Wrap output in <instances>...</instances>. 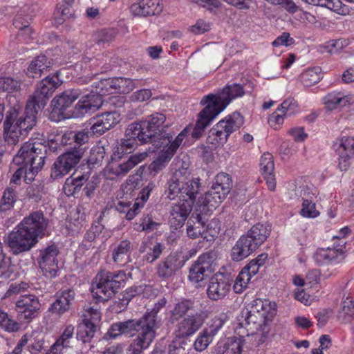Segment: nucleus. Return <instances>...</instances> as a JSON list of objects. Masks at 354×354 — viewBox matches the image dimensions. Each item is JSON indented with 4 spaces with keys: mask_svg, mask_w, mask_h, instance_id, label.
I'll return each instance as SVG.
<instances>
[{
    "mask_svg": "<svg viewBox=\"0 0 354 354\" xmlns=\"http://www.w3.org/2000/svg\"><path fill=\"white\" fill-rule=\"evenodd\" d=\"M62 84L59 73L48 75L37 84L34 93L27 101L24 114L19 116L15 108H10L3 122L5 140L10 145H16L21 136L26 135L36 124L37 115L44 108L48 100Z\"/></svg>",
    "mask_w": 354,
    "mask_h": 354,
    "instance_id": "obj_1",
    "label": "nucleus"
},
{
    "mask_svg": "<svg viewBox=\"0 0 354 354\" xmlns=\"http://www.w3.org/2000/svg\"><path fill=\"white\" fill-rule=\"evenodd\" d=\"M276 304L268 299H256L246 309L243 310L236 326L241 337H230L224 343H219L216 354H241L245 335H261L259 341L263 342L269 333L268 323L276 314Z\"/></svg>",
    "mask_w": 354,
    "mask_h": 354,
    "instance_id": "obj_2",
    "label": "nucleus"
},
{
    "mask_svg": "<svg viewBox=\"0 0 354 354\" xmlns=\"http://www.w3.org/2000/svg\"><path fill=\"white\" fill-rule=\"evenodd\" d=\"M48 220L38 210L25 216L14 230L4 236L3 241L9 252L15 256L30 251L44 236Z\"/></svg>",
    "mask_w": 354,
    "mask_h": 354,
    "instance_id": "obj_3",
    "label": "nucleus"
},
{
    "mask_svg": "<svg viewBox=\"0 0 354 354\" xmlns=\"http://www.w3.org/2000/svg\"><path fill=\"white\" fill-rule=\"evenodd\" d=\"M45 158L46 146L41 141L30 138L25 142L13 158V163L19 167L10 180V187L21 185L23 178L26 184L31 183L36 174L43 168Z\"/></svg>",
    "mask_w": 354,
    "mask_h": 354,
    "instance_id": "obj_4",
    "label": "nucleus"
},
{
    "mask_svg": "<svg viewBox=\"0 0 354 354\" xmlns=\"http://www.w3.org/2000/svg\"><path fill=\"white\" fill-rule=\"evenodd\" d=\"M271 226L268 223L254 225L245 234L242 235L232 249L231 257L240 261L248 257L262 245L271 232Z\"/></svg>",
    "mask_w": 354,
    "mask_h": 354,
    "instance_id": "obj_5",
    "label": "nucleus"
},
{
    "mask_svg": "<svg viewBox=\"0 0 354 354\" xmlns=\"http://www.w3.org/2000/svg\"><path fill=\"white\" fill-rule=\"evenodd\" d=\"M166 120L164 114L155 113L148 116L145 120L135 122L127 127V132L133 136H137L140 143L150 142L153 144L155 140H159L165 136H173L160 131V127Z\"/></svg>",
    "mask_w": 354,
    "mask_h": 354,
    "instance_id": "obj_6",
    "label": "nucleus"
},
{
    "mask_svg": "<svg viewBox=\"0 0 354 354\" xmlns=\"http://www.w3.org/2000/svg\"><path fill=\"white\" fill-rule=\"evenodd\" d=\"M127 275L124 271H100L92 284L91 292L98 301H107L125 283Z\"/></svg>",
    "mask_w": 354,
    "mask_h": 354,
    "instance_id": "obj_7",
    "label": "nucleus"
},
{
    "mask_svg": "<svg viewBox=\"0 0 354 354\" xmlns=\"http://www.w3.org/2000/svg\"><path fill=\"white\" fill-rule=\"evenodd\" d=\"M244 122L243 117L237 112L226 117L216 124L209 131L207 142L212 147H217L225 144L228 137L238 130Z\"/></svg>",
    "mask_w": 354,
    "mask_h": 354,
    "instance_id": "obj_8",
    "label": "nucleus"
},
{
    "mask_svg": "<svg viewBox=\"0 0 354 354\" xmlns=\"http://www.w3.org/2000/svg\"><path fill=\"white\" fill-rule=\"evenodd\" d=\"M153 152L159 151L157 158L149 165L151 175L156 176L168 164L175 152L177 151V137L165 136L159 140H155Z\"/></svg>",
    "mask_w": 354,
    "mask_h": 354,
    "instance_id": "obj_9",
    "label": "nucleus"
},
{
    "mask_svg": "<svg viewBox=\"0 0 354 354\" xmlns=\"http://www.w3.org/2000/svg\"><path fill=\"white\" fill-rule=\"evenodd\" d=\"M199 178H189L183 180L178 178V214L185 221L192 209L196 195L198 192L200 186Z\"/></svg>",
    "mask_w": 354,
    "mask_h": 354,
    "instance_id": "obj_10",
    "label": "nucleus"
},
{
    "mask_svg": "<svg viewBox=\"0 0 354 354\" xmlns=\"http://www.w3.org/2000/svg\"><path fill=\"white\" fill-rule=\"evenodd\" d=\"M88 141V136L84 129L80 131H67L63 133L57 134L53 139H51L50 147L57 150L60 147L68 146L65 152L75 153V151L81 149L82 156H83L86 149L84 145Z\"/></svg>",
    "mask_w": 354,
    "mask_h": 354,
    "instance_id": "obj_11",
    "label": "nucleus"
},
{
    "mask_svg": "<svg viewBox=\"0 0 354 354\" xmlns=\"http://www.w3.org/2000/svg\"><path fill=\"white\" fill-rule=\"evenodd\" d=\"M244 94V88L241 84H228L216 95L210 94L203 97L201 102L203 104L207 103L220 113L232 100L242 97Z\"/></svg>",
    "mask_w": 354,
    "mask_h": 354,
    "instance_id": "obj_12",
    "label": "nucleus"
},
{
    "mask_svg": "<svg viewBox=\"0 0 354 354\" xmlns=\"http://www.w3.org/2000/svg\"><path fill=\"white\" fill-rule=\"evenodd\" d=\"M82 322L78 324L77 338L82 342H89L93 337L101 320V313L97 307H84Z\"/></svg>",
    "mask_w": 354,
    "mask_h": 354,
    "instance_id": "obj_13",
    "label": "nucleus"
},
{
    "mask_svg": "<svg viewBox=\"0 0 354 354\" xmlns=\"http://www.w3.org/2000/svg\"><path fill=\"white\" fill-rule=\"evenodd\" d=\"M120 120L121 115L118 111L104 112L90 118L88 125L84 130L88 137L90 136L98 137L114 127Z\"/></svg>",
    "mask_w": 354,
    "mask_h": 354,
    "instance_id": "obj_14",
    "label": "nucleus"
},
{
    "mask_svg": "<svg viewBox=\"0 0 354 354\" xmlns=\"http://www.w3.org/2000/svg\"><path fill=\"white\" fill-rule=\"evenodd\" d=\"M64 152L55 161L51 168L50 177L53 180L62 178L68 174L80 161L82 158L81 149L75 151Z\"/></svg>",
    "mask_w": 354,
    "mask_h": 354,
    "instance_id": "obj_15",
    "label": "nucleus"
},
{
    "mask_svg": "<svg viewBox=\"0 0 354 354\" xmlns=\"http://www.w3.org/2000/svg\"><path fill=\"white\" fill-rule=\"evenodd\" d=\"M40 307L38 297L32 294L21 295L15 303V310L19 319L27 322L37 315Z\"/></svg>",
    "mask_w": 354,
    "mask_h": 354,
    "instance_id": "obj_16",
    "label": "nucleus"
},
{
    "mask_svg": "<svg viewBox=\"0 0 354 354\" xmlns=\"http://www.w3.org/2000/svg\"><path fill=\"white\" fill-rule=\"evenodd\" d=\"M59 253L58 247L52 244L40 251L38 261L44 275L48 278H55L59 271L57 256Z\"/></svg>",
    "mask_w": 354,
    "mask_h": 354,
    "instance_id": "obj_17",
    "label": "nucleus"
},
{
    "mask_svg": "<svg viewBox=\"0 0 354 354\" xmlns=\"http://www.w3.org/2000/svg\"><path fill=\"white\" fill-rule=\"evenodd\" d=\"M214 254L209 251L201 254L189 268V279L194 283H198L214 271L212 263Z\"/></svg>",
    "mask_w": 354,
    "mask_h": 354,
    "instance_id": "obj_18",
    "label": "nucleus"
},
{
    "mask_svg": "<svg viewBox=\"0 0 354 354\" xmlns=\"http://www.w3.org/2000/svg\"><path fill=\"white\" fill-rule=\"evenodd\" d=\"M156 317L154 313H147L141 317L134 339L149 347L156 337Z\"/></svg>",
    "mask_w": 354,
    "mask_h": 354,
    "instance_id": "obj_19",
    "label": "nucleus"
},
{
    "mask_svg": "<svg viewBox=\"0 0 354 354\" xmlns=\"http://www.w3.org/2000/svg\"><path fill=\"white\" fill-rule=\"evenodd\" d=\"M205 108L200 112L195 126L192 127L191 137L187 138V143L192 144L203 135L205 128L219 114L212 106L205 103Z\"/></svg>",
    "mask_w": 354,
    "mask_h": 354,
    "instance_id": "obj_20",
    "label": "nucleus"
},
{
    "mask_svg": "<svg viewBox=\"0 0 354 354\" xmlns=\"http://www.w3.org/2000/svg\"><path fill=\"white\" fill-rule=\"evenodd\" d=\"M140 322L141 318L138 319H130L113 323L105 333L104 338L107 340L115 339L122 335L127 337H133L136 334V330L139 327Z\"/></svg>",
    "mask_w": 354,
    "mask_h": 354,
    "instance_id": "obj_21",
    "label": "nucleus"
},
{
    "mask_svg": "<svg viewBox=\"0 0 354 354\" xmlns=\"http://www.w3.org/2000/svg\"><path fill=\"white\" fill-rule=\"evenodd\" d=\"M231 282L226 276L223 274H216L212 277L207 289V295L209 299L217 301L223 299L230 292Z\"/></svg>",
    "mask_w": 354,
    "mask_h": 354,
    "instance_id": "obj_22",
    "label": "nucleus"
},
{
    "mask_svg": "<svg viewBox=\"0 0 354 354\" xmlns=\"http://www.w3.org/2000/svg\"><path fill=\"white\" fill-rule=\"evenodd\" d=\"M133 250V243L130 240H121L111 248L113 261L119 266H124L132 261L131 253Z\"/></svg>",
    "mask_w": 354,
    "mask_h": 354,
    "instance_id": "obj_23",
    "label": "nucleus"
},
{
    "mask_svg": "<svg viewBox=\"0 0 354 354\" xmlns=\"http://www.w3.org/2000/svg\"><path fill=\"white\" fill-rule=\"evenodd\" d=\"M79 89H71L64 91L61 95L56 96L52 100L53 111L50 115V119H53L54 115L62 114V112L69 108L73 103L80 97Z\"/></svg>",
    "mask_w": 354,
    "mask_h": 354,
    "instance_id": "obj_24",
    "label": "nucleus"
},
{
    "mask_svg": "<svg viewBox=\"0 0 354 354\" xmlns=\"http://www.w3.org/2000/svg\"><path fill=\"white\" fill-rule=\"evenodd\" d=\"M75 292L73 289L62 290L55 295L56 299L51 304L48 310L58 315H62L68 312L75 299Z\"/></svg>",
    "mask_w": 354,
    "mask_h": 354,
    "instance_id": "obj_25",
    "label": "nucleus"
},
{
    "mask_svg": "<svg viewBox=\"0 0 354 354\" xmlns=\"http://www.w3.org/2000/svg\"><path fill=\"white\" fill-rule=\"evenodd\" d=\"M298 105L293 98L285 100L277 110L268 118V123L275 129L283 122L285 117L291 116L297 111Z\"/></svg>",
    "mask_w": 354,
    "mask_h": 354,
    "instance_id": "obj_26",
    "label": "nucleus"
},
{
    "mask_svg": "<svg viewBox=\"0 0 354 354\" xmlns=\"http://www.w3.org/2000/svg\"><path fill=\"white\" fill-rule=\"evenodd\" d=\"M147 157V153H139L132 155L124 162L120 164L112 163L109 165L106 170L109 174H113L115 176H122L126 175L131 169L145 160Z\"/></svg>",
    "mask_w": 354,
    "mask_h": 354,
    "instance_id": "obj_27",
    "label": "nucleus"
},
{
    "mask_svg": "<svg viewBox=\"0 0 354 354\" xmlns=\"http://www.w3.org/2000/svg\"><path fill=\"white\" fill-rule=\"evenodd\" d=\"M160 0H140L131 6V10L135 15L152 16L159 15L162 11Z\"/></svg>",
    "mask_w": 354,
    "mask_h": 354,
    "instance_id": "obj_28",
    "label": "nucleus"
},
{
    "mask_svg": "<svg viewBox=\"0 0 354 354\" xmlns=\"http://www.w3.org/2000/svg\"><path fill=\"white\" fill-rule=\"evenodd\" d=\"M344 250L342 248H319L313 258L318 264H329L341 261L344 259Z\"/></svg>",
    "mask_w": 354,
    "mask_h": 354,
    "instance_id": "obj_29",
    "label": "nucleus"
},
{
    "mask_svg": "<svg viewBox=\"0 0 354 354\" xmlns=\"http://www.w3.org/2000/svg\"><path fill=\"white\" fill-rule=\"evenodd\" d=\"M101 97L95 94L90 93L81 97L75 106V111L77 116H83L88 113L94 112L101 104Z\"/></svg>",
    "mask_w": 354,
    "mask_h": 354,
    "instance_id": "obj_30",
    "label": "nucleus"
},
{
    "mask_svg": "<svg viewBox=\"0 0 354 354\" xmlns=\"http://www.w3.org/2000/svg\"><path fill=\"white\" fill-rule=\"evenodd\" d=\"M353 101L354 98L351 95H346L342 91L329 93L324 98L326 109L330 111L346 106Z\"/></svg>",
    "mask_w": 354,
    "mask_h": 354,
    "instance_id": "obj_31",
    "label": "nucleus"
},
{
    "mask_svg": "<svg viewBox=\"0 0 354 354\" xmlns=\"http://www.w3.org/2000/svg\"><path fill=\"white\" fill-rule=\"evenodd\" d=\"M203 323V320L198 313L187 315L178 325V337L193 335L201 327Z\"/></svg>",
    "mask_w": 354,
    "mask_h": 354,
    "instance_id": "obj_32",
    "label": "nucleus"
},
{
    "mask_svg": "<svg viewBox=\"0 0 354 354\" xmlns=\"http://www.w3.org/2000/svg\"><path fill=\"white\" fill-rule=\"evenodd\" d=\"M260 167L269 190L274 191L276 181L274 174V165L272 154L266 153L262 155L260 160Z\"/></svg>",
    "mask_w": 354,
    "mask_h": 354,
    "instance_id": "obj_33",
    "label": "nucleus"
},
{
    "mask_svg": "<svg viewBox=\"0 0 354 354\" xmlns=\"http://www.w3.org/2000/svg\"><path fill=\"white\" fill-rule=\"evenodd\" d=\"M88 179L87 174H79L73 173L71 176L66 178L63 186V191L68 196H74L79 192L82 186Z\"/></svg>",
    "mask_w": 354,
    "mask_h": 354,
    "instance_id": "obj_34",
    "label": "nucleus"
},
{
    "mask_svg": "<svg viewBox=\"0 0 354 354\" xmlns=\"http://www.w3.org/2000/svg\"><path fill=\"white\" fill-rule=\"evenodd\" d=\"M17 200V192L15 188L8 187L3 192L0 200V212L8 215L14 208Z\"/></svg>",
    "mask_w": 354,
    "mask_h": 354,
    "instance_id": "obj_35",
    "label": "nucleus"
},
{
    "mask_svg": "<svg viewBox=\"0 0 354 354\" xmlns=\"http://www.w3.org/2000/svg\"><path fill=\"white\" fill-rule=\"evenodd\" d=\"M230 190L224 191V188L212 185L206 194L203 204L208 207H216L225 198Z\"/></svg>",
    "mask_w": 354,
    "mask_h": 354,
    "instance_id": "obj_36",
    "label": "nucleus"
},
{
    "mask_svg": "<svg viewBox=\"0 0 354 354\" xmlns=\"http://www.w3.org/2000/svg\"><path fill=\"white\" fill-rule=\"evenodd\" d=\"M177 270V256L170 254L160 262L157 268L158 276L163 279L170 277Z\"/></svg>",
    "mask_w": 354,
    "mask_h": 354,
    "instance_id": "obj_37",
    "label": "nucleus"
},
{
    "mask_svg": "<svg viewBox=\"0 0 354 354\" xmlns=\"http://www.w3.org/2000/svg\"><path fill=\"white\" fill-rule=\"evenodd\" d=\"M50 62L44 55H40L36 57L30 64L28 71L31 74V76L38 77L41 76V73L50 67Z\"/></svg>",
    "mask_w": 354,
    "mask_h": 354,
    "instance_id": "obj_38",
    "label": "nucleus"
},
{
    "mask_svg": "<svg viewBox=\"0 0 354 354\" xmlns=\"http://www.w3.org/2000/svg\"><path fill=\"white\" fill-rule=\"evenodd\" d=\"M131 203L129 201H118L115 203V209L120 214H125V218L128 221L134 218L140 212V206L138 203H133L131 207Z\"/></svg>",
    "mask_w": 354,
    "mask_h": 354,
    "instance_id": "obj_39",
    "label": "nucleus"
},
{
    "mask_svg": "<svg viewBox=\"0 0 354 354\" xmlns=\"http://www.w3.org/2000/svg\"><path fill=\"white\" fill-rule=\"evenodd\" d=\"M205 226V221H203L202 216L197 214L195 217H192L187 222V235L195 239L200 235H203L201 228Z\"/></svg>",
    "mask_w": 354,
    "mask_h": 354,
    "instance_id": "obj_40",
    "label": "nucleus"
},
{
    "mask_svg": "<svg viewBox=\"0 0 354 354\" xmlns=\"http://www.w3.org/2000/svg\"><path fill=\"white\" fill-rule=\"evenodd\" d=\"M21 83L17 80L6 76L0 77V93L15 94L19 92Z\"/></svg>",
    "mask_w": 354,
    "mask_h": 354,
    "instance_id": "obj_41",
    "label": "nucleus"
},
{
    "mask_svg": "<svg viewBox=\"0 0 354 354\" xmlns=\"http://www.w3.org/2000/svg\"><path fill=\"white\" fill-rule=\"evenodd\" d=\"M127 139H122L117 147L116 152L120 156L124 154L130 153L134 149L136 141L138 140L137 136L129 134L127 129L126 130Z\"/></svg>",
    "mask_w": 354,
    "mask_h": 354,
    "instance_id": "obj_42",
    "label": "nucleus"
},
{
    "mask_svg": "<svg viewBox=\"0 0 354 354\" xmlns=\"http://www.w3.org/2000/svg\"><path fill=\"white\" fill-rule=\"evenodd\" d=\"M115 93H129L135 87V80L123 77H113Z\"/></svg>",
    "mask_w": 354,
    "mask_h": 354,
    "instance_id": "obj_43",
    "label": "nucleus"
},
{
    "mask_svg": "<svg viewBox=\"0 0 354 354\" xmlns=\"http://www.w3.org/2000/svg\"><path fill=\"white\" fill-rule=\"evenodd\" d=\"M145 170V167L144 166H141L134 175H131L129 177L126 184L122 188L124 193H129L131 194V193L138 187Z\"/></svg>",
    "mask_w": 354,
    "mask_h": 354,
    "instance_id": "obj_44",
    "label": "nucleus"
},
{
    "mask_svg": "<svg viewBox=\"0 0 354 354\" xmlns=\"http://www.w3.org/2000/svg\"><path fill=\"white\" fill-rule=\"evenodd\" d=\"M75 327L73 325H68L65 327L62 335L53 344L54 347L63 353L65 348L69 346V340L73 337Z\"/></svg>",
    "mask_w": 354,
    "mask_h": 354,
    "instance_id": "obj_45",
    "label": "nucleus"
},
{
    "mask_svg": "<svg viewBox=\"0 0 354 354\" xmlns=\"http://www.w3.org/2000/svg\"><path fill=\"white\" fill-rule=\"evenodd\" d=\"M0 328L7 332H15L19 329V324L7 313L0 309Z\"/></svg>",
    "mask_w": 354,
    "mask_h": 354,
    "instance_id": "obj_46",
    "label": "nucleus"
},
{
    "mask_svg": "<svg viewBox=\"0 0 354 354\" xmlns=\"http://www.w3.org/2000/svg\"><path fill=\"white\" fill-rule=\"evenodd\" d=\"M75 0H63L58 6L59 12H60L62 18L56 19L57 24H62L66 19L73 17V9L72 6Z\"/></svg>",
    "mask_w": 354,
    "mask_h": 354,
    "instance_id": "obj_47",
    "label": "nucleus"
},
{
    "mask_svg": "<svg viewBox=\"0 0 354 354\" xmlns=\"http://www.w3.org/2000/svg\"><path fill=\"white\" fill-rule=\"evenodd\" d=\"M178 178H183V180L189 177L190 171V158L189 156L183 152H181L178 156Z\"/></svg>",
    "mask_w": 354,
    "mask_h": 354,
    "instance_id": "obj_48",
    "label": "nucleus"
},
{
    "mask_svg": "<svg viewBox=\"0 0 354 354\" xmlns=\"http://www.w3.org/2000/svg\"><path fill=\"white\" fill-rule=\"evenodd\" d=\"M105 149L102 146H94L91 149L90 156L88 159V163L92 167L99 165L103 161L105 156Z\"/></svg>",
    "mask_w": 354,
    "mask_h": 354,
    "instance_id": "obj_49",
    "label": "nucleus"
},
{
    "mask_svg": "<svg viewBox=\"0 0 354 354\" xmlns=\"http://www.w3.org/2000/svg\"><path fill=\"white\" fill-rule=\"evenodd\" d=\"M354 317V301L346 299L342 304L338 318L343 322H347Z\"/></svg>",
    "mask_w": 354,
    "mask_h": 354,
    "instance_id": "obj_50",
    "label": "nucleus"
},
{
    "mask_svg": "<svg viewBox=\"0 0 354 354\" xmlns=\"http://www.w3.org/2000/svg\"><path fill=\"white\" fill-rule=\"evenodd\" d=\"M301 82L305 86H310L317 83L320 79L319 68H312L306 71L301 74Z\"/></svg>",
    "mask_w": 354,
    "mask_h": 354,
    "instance_id": "obj_51",
    "label": "nucleus"
},
{
    "mask_svg": "<svg viewBox=\"0 0 354 354\" xmlns=\"http://www.w3.org/2000/svg\"><path fill=\"white\" fill-rule=\"evenodd\" d=\"M337 151L344 152L354 157V137L343 136L338 140Z\"/></svg>",
    "mask_w": 354,
    "mask_h": 354,
    "instance_id": "obj_52",
    "label": "nucleus"
},
{
    "mask_svg": "<svg viewBox=\"0 0 354 354\" xmlns=\"http://www.w3.org/2000/svg\"><path fill=\"white\" fill-rule=\"evenodd\" d=\"M210 333L205 329L199 334L197 339L195 340L194 346L198 351H203L207 348L209 344L212 342L213 337Z\"/></svg>",
    "mask_w": 354,
    "mask_h": 354,
    "instance_id": "obj_53",
    "label": "nucleus"
},
{
    "mask_svg": "<svg viewBox=\"0 0 354 354\" xmlns=\"http://www.w3.org/2000/svg\"><path fill=\"white\" fill-rule=\"evenodd\" d=\"M252 277L243 270L240 272L234 281L233 288L236 293L243 292L247 288Z\"/></svg>",
    "mask_w": 354,
    "mask_h": 354,
    "instance_id": "obj_54",
    "label": "nucleus"
},
{
    "mask_svg": "<svg viewBox=\"0 0 354 354\" xmlns=\"http://www.w3.org/2000/svg\"><path fill=\"white\" fill-rule=\"evenodd\" d=\"M13 25L16 28L19 30V32L18 33L19 37H23L25 34L28 35V38L30 37L31 28L29 26L30 23L27 19L21 17L20 15H17L14 18Z\"/></svg>",
    "mask_w": 354,
    "mask_h": 354,
    "instance_id": "obj_55",
    "label": "nucleus"
},
{
    "mask_svg": "<svg viewBox=\"0 0 354 354\" xmlns=\"http://www.w3.org/2000/svg\"><path fill=\"white\" fill-rule=\"evenodd\" d=\"M300 214L306 218H315L319 215V212L316 209L315 203L308 199H304L302 203Z\"/></svg>",
    "mask_w": 354,
    "mask_h": 354,
    "instance_id": "obj_56",
    "label": "nucleus"
},
{
    "mask_svg": "<svg viewBox=\"0 0 354 354\" xmlns=\"http://www.w3.org/2000/svg\"><path fill=\"white\" fill-rule=\"evenodd\" d=\"M347 45V41L342 39L331 40L327 42L322 48V52L335 54L342 50Z\"/></svg>",
    "mask_w": 354,
    "mask_h": 354,
    "instance_id": "obj_57",
    "label": "nucleus"
},
{
    "mask_svg": "<svg viewBox=\"0 0 354 354\" xmlns=\"http://www.w3.org/2000/svg\"><path fill=\"white\" fill-rule=\"evenodd\" d=\"M227 319L228 315L226 313H221L212 319L211 325L206 330L214 336Z\"/></svg>",
    "mask_w": 354,
    "mask_h": 354,
    "instance_id": "obj_58",
    "label": "nucleus"
},
{
    "mask_svg": "<svg viewBox=\"0 0 354 354\" xmlns=\"http://www.w3.org/2000/svg\"><path fill=\"white\" fill-rule=\"evenodd\" d=\"M115 84L113 77L102 80L97 84V88H99V93L101 95H106L111 93H115Z\"/></svg>",
    "mask_w": 354,
    "mask_h": 354,
    "instance_id": "obj_59",
    "label": "nucleus"
},
{
    "mask_svg": "<svg viewBox=\"0 0 354 354\" xmlns=\"http://www.w3.org/2000/svg\"><path fill=\"white\" fill-rule=\"evenodd\" d=\"M201 230L202 232H204L203 235L201 236L208 239V236L212 238L216 237L219 233L220 227L216 220H212L207 224L205 223V226Z\"/></svg>",
    "mask_w": 354,
    "mask_h": 354,
    "instance_id": "obj_60",
    "label": "nucleus"
},
{
    "mask_svg": "<svg viewBox=\"0 0 354 354\" xmlns=\"http://www.w3.org/2000/svg\"><path fill=\"white\" fill-rule=\"evenodd\" d=\"M155 184L153 182H149L147 186L143 187L140 192L135 203H138L140 206V209L144 207L145 203L147 201L151 191L154 189Z\"/></svg>",
    "mask_w": 354,
    "mask_h": 354,
    "instance_id": "obj_61",
    "label": "nucleus"
},
{
    "mask_svg": "<svg viewBox=\"0 0 354 354\" xmlns=\"http://www.w3.org/2000/svg\"><path fill=\"white\" fill-rule=\"evenodd\" d=\"M44 340L43 338H35L32 341L28 338V343L25 346L30 354H39L44 349Z\"/></svg>",
    "mask_w": 354,
    "mask_h": 354,
    "instance_id": "obj_62",
    "label": "nucleus"
},
{
    "mask_svg": "<svg viewBox=\"0 0 354 354\" xmlns=\"http://www.w3.org/2000/svg\"><path fill=\"white\" fill-rule=\"evenodd\" d=\"M213 185L224 188V191L230 190L232 188V180L228 174L220 173L216 176Z\"/></svg>",
    "mask_w": 354,
    "mask_h": 354,
    "instance_id": "obj_63",
    "label": "nucleus"
},
{
    "mask_svg": "<svg viewBox=\"0 0 354 354\" xmlns=\"http://www.w3.org/2000/svg\"><path fill=\"white\" fill-rule=\"evenodd\" d=\"M167 187L165 192L166 198L169 200H175L177 197V176L175 174L167 181Z\"/></svg>",
    "mask_w": 354,
    "mask_h": 354,
    "instance_id": "obj_64",
    "label": "nucleus"
}]
</instances>
